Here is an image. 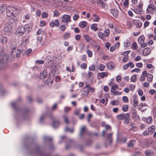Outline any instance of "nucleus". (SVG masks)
I'll list each match as a JSON object with an SVG mask.
<instances>
[{
    "instance_id": "obj_33",
    "label": "nucleus",
    "mask_w": 156,
    "mask_h": 156,
    "mask_svg": "<svg viewBox=\"0 0 156 156\" xmlns=\"http://www.w3.org/2000/svg\"><path fill=\"white\" fill-rule=\"evenodd\" d=\"M129 106L127 105H123L122 107V110L124 112H126L128 110Z\"/></svg>"
},
{
    "instance_id": "obj_21",
    "label": "nucleus",
    "mask_w": 156,
    "mask_h": 156,
    "mask_svg": "<svg viewBox=\"0 0 156 156\" xmlns=\"http://www.w3.org/2000/svg\"><path fill=\"white\" fill-rule=\"evenodd\" d=\"M90 28L94 31H96L98 29V25L96 23L93 24H91Z\"/></svg>"
},
{
    "instance_id": "obj_10",
    "label": "nucleus",
    "mask_w": 156,
    "mask_h": 156,
    "mask_svg": "<svg viewBox=\"0 0 156 156\" xmlns=\"http://www.w3.org/2000/svg\"><path fill=\"white\" fill-rule=\"evenodd\" d=\"M111 13L115 17L117 18L118 16L119 11L116 9H112L111 10Z\"/></svg>"
},
{
    "instance_id": "obj_15",
    "label": "nucleus",
    "mask_w": 156,
    "mask_h": 156,
    "mask_svg": "<svg viewBox=\"0 0 156 156\" xmlns=\"http://www.w3.org/2000/svg\"><path fill=\"white\" fill-rule=\"evenodd\" d=\"M133 11L136 14H141L143 13V10L139 9L138 8H135L133 9Z\"/></svg>"
},
{
    "instance_id": "obj_27",
    "label": "nucleus",
    "mask_w": 156,
    "mask_h": 156,
    "mask_svg": "<svg viewBox=\"0 0 156 156\" xmlns=\"http://www.w3.org/2000/svg\"><path fill=\"white\" fill-rule=\"evenodd\" d=\"M155 127L154 125L150 126L148 128V131L152 133L154 132L155 130Z\"/></svg>"
},
{
    "instance_id": "obj_48",
    "label": "nucleus",
    "mask_w": 156,
    "mask_h": 156,
    "mask_svg": "<svg viewBox=\"0 0 156 156\" xmlns=\"http://www.w3.org/2000/svg\"><path fill=\"white\" fill-rule=\"evenodd\" d=\"M59 29L61 31H64L66 29V26L64 25H62L60 26Z\"/></svg>"
},
{
    "instance_id": "obj_1",
    "label": "nucleus",
    "mask_w": 156,
    "mask_h": 156,
    "mask_svg": "<svg viewBox=\"0 0 156 156\" xmlns=\"http://www.w3.org/2000/svg\"><path fill=\"white\" fill-rule=\"evenodd\" d=\"M29 28L28 25H25L24 26H19L16 31V34L18 36H22L25 32L26 30H27Z\"/></svg>"
},
{
    "instance_id": "obj_13",
    "label": "nucleus",
    "mask_w": 156,
    "mask_h": 156,
    "mask_svg": "<svg viewBox=\"0 0 156 156\" xmlns=\"http://www.w3.org/2000/svg\"><path fill=\"white\" fill-rule=\"evenodd\" d=\"M106 67L108 69L111 70L115 67V65L112 62H110L106 64Z\"/></svg>"
},
{
    "instance_id": "obj_50",
    "label": "nucleus",
    "mask_w": 156,
    "mask_h": 156,
    "mask_svg": "<svg viewBox=\"0 0 156 156\" xmlns=\"http://www.w3.org/2000/svg\"><path fill=\"white\" fill-rule=\"evenodd\" d=\"M112 94L114 95H119L121 94V93L120 92L114 91V92H111Z\"/></svg>"
},
{
    "instance_id": "obj_26",
    "label": "nucleus",
    "mask_w": 156,
    "mask_h": 156,
    "mask_svg": "<svg viewBox=\"0 0 156 156\" xmlns=\"http://www.w3.org/2000/svg\"><path fill=\"white\" fill-rule=\"evenodd\" d=\"M135 23L137 27L140 28L141 27L142 23L140 20H136L135 21Z\"/></svg>"
},
{
    "instance_id": "obj_9",
    "label": "nucleus",
    "mask_w": 156,
    "mask_h": 156,
    "mask_svg": "<svg viewBox=\"0 0 156 156\" xmlns=\"http://www.w3.org/2000/svg\"><path fill=\"white\" fill-rule=\"evenodd\" d=\"M108 74V73L105 72H102L101 73H98V76L100 77L101 78H103L104 77H107Z\"/></svg>"
},
{
    "instance_id": "obj_39",
    "label": "nucleus",
    "mask_w": 156,
    "mask_h": 156,
    "mask_svg": "<svg viewBox=\"0 0 156 156\" xmlns=\"http://www.w3.org/2000/svg\"><path fill=\"white\" fill-rule=\"evenodd\" d=\"M112 134V133H110L108 134L107 135V138L109 140V144H111L112 142V138L111 136Z\"/></svg>"
},
{
    "instance_id": "obj_61",
    "label": "nucleus",
    "mask_w": 156,
    "mask_h": 156,
    "mask_svg": "<svg viewBox=\"0 0 156 156\" xmlns=\"http://www.w3.org/2000/svg\"><path fill=\"white\" fill-rule=\"evenodd\" d=\"M152 119L151 116L148 117L147 120V122L148 123H150L152 122Z\"/></svg>"
},
{
    "instance_id": "obj_8",
    "label": "nucleus",
    "mask_w": 156,
    "mask_h": 156,
    "mask_svg": "<svg viewBox=\"0 0 156 156\" xmlns=\"http://www.w3.org/2000/svg\"><path fill=\"white\" fill-rule=\"evenodd\" d=\"M129 115L128 113L125 114L122 120H124L123 123L124 124H127L129 123Z\"/></svg>"
},
{
    "instance_id": "obj_4",
    "label": "nucleus",
    "mask_w": 156,
    "mask_h": 156,
    "mask_svg": "<svg viewBox=\"0 0 156 156\" xmlns=\"http://www.w3.org/2000/svg\"><path fill=\"white\" fill-rule=\"evenodd\" d=\"M12 27L11 24L7 23L4 25L3 30L5 32H9L11 30Z\"/></svg>"
},
{
    "instance_id": "obj_59",
    "label": "nucleus",
    "mask_w": 156,
    "mask_h": 156,
    "mask_svg": "<svg viewBox=\"0 0 156 156\" xmlns=\"http://www.w3.org/2000/svg\"><path fill=\"white\" fill-rule=\"evenodd\" d=\"M44 138L45 140H48L51 141L52 139V138L51 137L46 136H44Z\"/></svg>"
},
{
    "instance_id": "obj_24",
    "label": "nucleus",
    "mask_w": 156,
    "mask_h": 156,
    "mask_svg": "<svg viewBox=\"0 0 156 156\" xmlns=\"http://www.w3.org/2000/svg\"><path fill=\"white\" fill-rule=\"evenodd\" d=\"M144 37L143 36H141L139 37L138 39V42L140 44H142L143 43L144 41Z\"/></svg>"
},
{
    "instance_id": "obj_43",
    "label": "nucleus",
    "mask_w": 156,
    "mask_h": 156,
    "mask_svg": "<svg viewBox=\"0 0 156 156\" xmlns=\"http://www.w3.org/2000/svg\"><path fill=\"white\" fill-rule=\"evenodd\" d=\"M122 100L124 102L127 103L128 102V98L126 96H124L122 97Z\"/></svg>"
},
{
    "instance_id": "obj_49",
    "label": "nucleus",
    "mask_w": 156,
    "mask_h": 156,
    "mask_svg": "<svg viewBox=\"0 0 156 156\" xmlns=\"http://www.w3.org/2000/svg\"><path fill=\"white\" fill-rule=\"evenodd\" d=\"M63 118L64 119V121L67 124H68L69 123V121H68V118L67 116H66V115H64L63 116Z\"/></svg>"
},
{
    "instance_id": "obj_11",
    "label": "nucleus",
    "mask_w": 156,
    "mask_h": 156,
    "mask_svg": "<svg viewBox=\"0 0 156 156\" xmlns=\"http://www.w3.org/2000/svg\"><path fill=\"white\" fill-rule=\"evenodd\" d=\"M151 50L149 48H146L143 51V54L144 55L146 56L148 55L150 53Z\"/></svg>"
},
{
    "instance_id": "obj_6",
    "label": "nucleus",
    "mask_w": 156,
    "mask_h": 156,
    "mask_svg": "<svg viewBox=\"0 0 156 156\" xmlns=\"http://www.w3.org/2000/svg\"><path fill=\"white\" fill-rule=\"evenodd\" d=\"M156 9L155 6L153 4H150L148 5L147 9V13L148 12H151L153 10Z\"/></svg>"
},
{
    "instance_id": "obj_62",
    "label": "nucleus",
    "mask_w": 156,
    "mask_h": 156,
    "mask_svg": "<svg viewBox=\"0 0 156 156\" xmlns=\"http://www.w3.org/2000/svg\"><path fill=\"white\" fill-rule=\"evenodd\" d=\"M129 0H125L123 3L124 5L126 6L127 7L128 6L129 4Z\"/></svg>"
},
{
    "instance_id": "obj_64",
    "label": "nucleus",
    "mask_w": 156,
    "mask_h": 156,
    "mask_svg": "<svg viewBox=\"0 0 156 156\" xmlns=\"http://www.w3.org/2000/svg\"><path fill=\"white\" fill-rule=\"evenodd\" d=\"M136 65L137 67L139 68H142L143 67V64L141 62L136 63Z\"/></svg>"
},
{
    "instance_id": "obj_28",
    "label": "nucleus",
    "mask_w": 156,
    "mask_h": 156,
    "mask_svg": "<svg viewBox=\"0 0 156 156\" xmlns=\"http://www.w3.org/2000/svg\"><path fill=\"white\" fill-rule=\"evenodd\" d=\"M135 143V141L134 140H131L129 142L128 144V146L130 147H133Z\"/></svg>"
},
{
    "instance_id": "obj_25",
    "label": "nucleus",
    "mask_w": 156,
    "mask_h": 156,
    "mask_svg": "<svg viewBox=\"0 0 156 156\" xmlns=\"http://www.w3.org/2000/svg\"><path fill=\"white\" fill-rule=\"evenodd\" d=\"M59 125V121L58 120L55 121L53 122L52 123V126L54 128H56Z\"/></svg>"
},
{
    "instance_id": "obj_51",
    "label": "nucleus",
    "mask_w": 156,
    "mask_h": 156,
    "mask_svg": "<svg viewBox=\"0 0 156 156\" xmlns=\"http://www.w3.org/2000/svg\"><path fill=\"white\" fill-rule=\"evenodd\" d=\"M130 50L125 51L122 54V55L125 56H127L128 54L130 53Z\"/></svg>"
},
{
    "instance_id": "obj_2",
    "label": "nucleus",
    "mask_w": 156,
    "mask_h": 156,
    "mask_svg": "<svg viewBox=\"0 0 156 156\" xmlns=\"http://www.w3.org/2000/svg\"><path fill=\"white\" fill-rule=\"evenodd\" d=\"M71 18L69 15L65 14L62 17V23H66L67 25L68 23L71 22Z\"/></svg>"
},
{
    "instance_id": "obj_30",
    "label": "nucleus",
    "mask_w": 156,
    "mask_h": 156,
    "mask_svg": "<svg viewBox=\"0 0 156 156\" xmlns=\"http://www.w3.org/2000/svg\"><path fill=\"white\" fill-rule=\"evenodd\" d=\"M137 80V75L134 74L130 78V80L133 82H135Z\"/></svg>"
},
{
    "instance_id": "obj_56",
    "label": "nucleus",
    "mask_w": 156,
    "mask_h": 156,
    "mask_svg": "<svg viewBox=\"0 0 156 156\" xmlns=\"http://www.w3.org/2000/svg\"><path fill=\"white\" fill-rule=\"evenodd\" d=\"M86 129V126H83L82 127L81 130H80V136H82L83 132L84 130Z\"/></svg>"
},
{
    "instance_id": "obj_46",
    "label": "nucleus",
    "mask_w": 156,
    "mask_h": 156,
    "mask_svg": "<svg viewBox=\"0 0 156 156\" xmlns=\"http://www.w3.org/2000/svg\"><path fill=\"white\" fill-rule=\"evenodd\" d=\"M40 26L42 27L45 26L46 24V23L44 21L42 20L40 21Z\"/></svg>"
},
{
    "instance_id": "obj_60",
    "label": "nucleus",
    "mask_w": 156,
    "mask_h": 156,
    "mask_svg": "<svg viewBox=\"0 0 156 156\" xmlns=\"http://www.w3.org/2000/svg\"><path fill=\"white\" fill-rule=\"evenodd\" d=\"M80 66L81 68L85 69L87 68V65L85 63H83Z\"/></svg>"
},
{
    "instance_id": "obj_52",
    "label": "nucleus",
    "mask_w": 156,
    "mask_h": 156,
    "mask_svg": "<svg viewBox=\"0 0 156 156\" xmlns=\"http://www.w3.org/2000/svg\"><path fill=\"white\" fill-rule=\"evenodd\" d=\"M141 70L139 68H135L131 70L132 72H136V73H139L140 72Z\"/></svg>"
},
{
    "instance_id": "obj_23",
    "label": "nucleus",
    "mask_w": 156,
    "mask_h": 156,
    "mask_svg": "<svg viewBox=\"0 0 156 156\" xmlns=\"http://www.w3.org/2000/svg\"><path fill=\"white\" fill-rule=\"evenodd\" d=\"M123 44L124 47L128 48L130 46L131 43L129 40H127L124 42Z\"/></svg>"
},
{
    "instance_id": "obj_19",
    "label": "nucleus",
    "mask_w": 156,
    "mask_h": 156,
    "mask_svg": "<svg viewBox=\"0 0 156 156\" xmlns=\"http://www.w3.org/2000/svg\"><path fill=\"white\" fill-rule=\"evenodd\" d=\"M45 61H46V63H48L50 65V66H52L53 65V60L51 58L48 59V58H45Z\"/></svg>"
},
{
    "instance_id": "obj_5",
    "label": "nucleus",
    "mask_w": 156,
    "mask_h": 156,
    "mask_svg": "<svg viewBox=\"0 0 156 156\" xmlns=\"http://www.w3.org/2000/svg\"><path fill=\"white\" fill-rule=\"evenodd\" d=\"M50 26L53 28L55 26L58 27L59 25V20L58 19H56L54 21H51L49 23Z\"/></svg>"
},
{
    "instance_id": "obj_31",
    "label": "nucleus",
    "mask_w": 156,
    "mask_h": 156,
    "mask_svg": "<svg viewBox=\"0 0 156 156\" xmlns=\"http://www.w3.org/2000/svg\"><path fill=\"white\" fill-rule=\"evenodd\" d=\"M110 34V30L108 29L105 30L104 32L105 37H108L109 36Z\"/></svg>"
},
{
    "instance_id": "obj_34",
    "label": "nucleus",
    "mask_w": 156,
    "mask_h": 156,
    "mask_svg": "<svg viewBox=\"0 0 156 156\" xmlns=\"http://www.w3.org/2000/svg\"><path fill=\"white\" fill-rule=\"evenodd\" d=\"M124 114H125L124 113H121L119 115H118L117 116V119L119 120H122Z\"/></svg>"
},
{
    "instance_id": "obj_12",
    "label": "nucleus",
    "mask_w": 156,
    "mask_h": 156,
    "mask_svg": "<svg viewBox=\"0 0 156 156\" xmlns=\"http://www.w3.org/2000/svg\"><path fill=\"white\" fill-rule=\"evenodd\" d=\"M6 8V6L5 4H0V13H2L5 12Z\"/></svg>"
},
{
    "instance_id": "obj_32",
    "label": "nucleus",
    "mask_w": 156,
    "mask_h": 156,
    "mask_svg": "<svg viewBox=\"0 0 156 156\" xmlns=\"http://www.w3.org/2000/svg\"><path fill=\"white\" fill-rule=\"evenodd\" d=\"M105 68V65L100 64L98 66V69L100 71H103Z\"/></svg>"
},
{
    "instance_id": "obj_20",
    "label": "nucleus",
    "mask_w": 156,
    "mask_h": 156,
    "mask_svg": "<svg viewBox=\"0 0 156 156\" xmlns=\"http://www.w3.org/2000/svg\"><path fill=\"white\" fill-rule=\"evenodd\" d=\"M92 16L94 17L93 21L94 22H98L100 20V18L96 14H93L92 15Z\"/></svg>"
},
{
    "instance_id": "obj_63",
    "label": "nucleus",
    "mask_w": 156,
    "mask_h": 156,
    "mask_svg": "<svg viewBox=\"0 0 156 156\" xmlns=\"http://www.w3.org/2000/svg\"><path fill=\"white\" fill-rule=\"evenodd\" d=\"M65 131H69L71 133H72L73 131V129H70L68 127H66L65 128Z\"/></svg>"
},
{
    "instance_id": "obj_18",
    "label": "nucleus",
    "mask_w": 156,
    "mask_h": 156,
    "mask_svg": "<svg viewBox=\"0 0 156 156\" xmlns=\"http://www.w3.org/2000/svg\"><path fill=\"white\" fill-rule=\"evenodd\" d=\"M47 76V72L45 71H43L40 74V77L41 79L45 78Z\"/></svg>"
},
{
    "instance_id": "obj_38",
    "label": "nucleus",
    "mask_w": 156,
    "mask_h": 156,
    "mask_svg": "<svg viewBox=\"0 0 156 156\" xmlns=\"http://www.w3.org/2000/svg\"><path fill=\"white\" fill-rule=\"evenodd\" d=\"M85 87L87 88L92 92H93L94 91V89L88 85H86Z\"/></svg>"
},
{
    "instance_id": "obj_22",
    "label": "nucleus",
    "mask_w": 156,
    "mask_h": 156,
    "mask_svg": "<svg viewBox=\"0 0 156 156\" xmlns=\"http://www.w3.org/2000/svg\"><path fill=\"white\" fill-rule=\"evenodd\" d=\"M137 111L136 110L133 109L132 112V116L133 118H136L137 116L138 117V116L137 115Z\"/></svg>"
},
{
    "instance_id": "obj_42",
    "label": "nucleus",
    "mask_w": 156,
    "mask_h": 156,
    "mask_svg": "<svg viewBox=\"0 0 156 156\" xmlns=\"http://www.w3.org/2000/svg\"><path fill=\"white\" fill-rule=\"evenodd\" d=\"M1 41L2 43L5 44L7 42V38L5 37H3L2 38Z\"/></svg>"
},
{
    "instance_id": "obj_44",
    "label": "nucleus",
    "mask_w": 156,
    "mask_h": 156,
    "mask_svg": "<svg viewBox=\"0 0 156 156\" xmlns=\"http://www.w3.org/2000/svg\"><path fill=\"white\" fill-rule=\"evenodd\" d=\"M60 14V12L57 10H55L53 12V16H57Z\"/></svg>"
},
{
    "instance_id": "obj_29",
    "label": "nucleus",
    "mask_w": 156,
    "mask_h": 156,
    "mask_svg": "<svg viewBox=\"0 0 156 156\" xmlns=\"http://www.w3.org/2000/svg\"><path fill=\"white\" fill-rule=\"evenodd\" d=\"M119 87L117 85H115L113 86L111 88V93L112 92H114V91H115L116 89H118Z\"/></svg>"
},
{
    "instance_id": "obj_37",
    "label": "nucleus",
    "mask_w": 156,
    "mask_h": 156,
    "mask_svg": "<svg viewBox=\"0 0 156 156\" xmlns=\"http://www.w3.org/2000/svg\"><path fill=\"white\" fill-rule=\"evenodd\" d=\"M98 35L100 38L103 40H104L105 36L104 33L101 32H99L98 34Z\"/></svg>"
},
{
    "instance_id": "obj_53",
    "label": "nucleus",
    "mask_w": 156,
    "mask_h": 156,
    "mask_svg": "<svg viewBox=\"0 0 156 156\" xmlns=\"http://www.w3.org/2000/svg\"><path fill=\"white\" fill-rule=\"evenodd\" d=\"M119 102L118 100H115L113 101L111 103L113 105H118Z\"/></svg>"
},
{
    "instance_id": "obj_3",
    "label": "nucleus",
    "mask_w": 156,
    "mask_h": 156,
    "mask_svg": "<svg viewBox=\"0 0 156 156\" xmlns=\"http://www.w3.org/2000/svg\"><path fill=\"white\" fill-rule=\"evenodd\" d=\"M13 9L14 8L12 7H9L8 8L6 12L7 16L11 17L14 15Z\"/></svg>"
},
{
    "instance_id": "obj_36",
    "label": "nucleus",
    "mask_w": 156,
    "mask_h": 156,
    "mask_svg": "<svg viewBox=\"0 0 156 156\" xmlns=\"http://www.w3.org/2000/svg\"><path fill=\"white\" fill-rule=\"evenodd\" d=\"M70 36V34L69 33H66L64 34L63 35V39H66L68 38Z\"/></svg>"
},
{
    "instance_id": "obj_7",
    "label": "nucleus",
    "mask_w": 156,
    "mask_h": 156,
    "mask_svg": "<svg viewBox=\"0 0 156 156\" xmlns=\"http://www.w3.org/2000/svg\"><path fill=\"white\" fill-rule=\"evenodd\" d=\"M129 67L131 68H133L134 67V65L132 62H130L127 64L124 65L123 66V69L126 70Z\"/></svg>"
},
{
    "instance_id": "obj_14",
    "label": "nucleus",
    "mask_w": 156,
    "mask_h": 156,
    "mask_svg": "<svg viewBox=\"0 0 156 156\" xmlns=\"http://www.w3.org/2000/svg\"><path fill=\"white\" fill-rule=\"evenodd\" d=\"M144 153L146 156H151L154 154L153 151L150 150H147L144 152Z\"/></svg>"
},
{
    "instance_id": "obj_17",
    "label": "nucleus",
    "mask_w": 156,
    "mask_h": 156,
    "mask_svg": "<svg viewBox=\"0 0 156 156\" xmlns=\"http://www.w3.org/2000/svg\"><path fill=\"white\" fill-rule=\"evenodd\" d=\"M97 3L98 6H101L102 8H105L106 6L105 4L102 0H98Z\"/></svg>"
},
{
    "instance_id": "obj_45",
    "label": "nucleus",
    "mask_w": 156,
    "mask_h": 156,
    "mask_svg": "<svg viewBox=\"0 0 156 156\" xmlns=\"http://www.w3.org/2000/svg\"><path fill=\"white\" fill-rule=\"evenodd\" d=\"M48 14L47 12H43L41 14V16L43 18H47L48 17Z\"/></svg>"
},
{
    "instance_id": "obj_40",
    "label": "nucleus",
    "mask_w": 156,
    "mask_h": 156,
    "mask_svg": "<svg viewBox=\"0 0 156 156\" xmlns=\"http://www.w3.org/2000/svg\"><path fill=\"white\" fill-rule=\"evenodd\" d=\"M133 106L134 107H136L138 105V100L136 98H134L133 100Z\"/></svg>"
},
{
    "instance_id": "obj_41",
    "label": "nucleus",
    "mask_w": 156,
    "mask_h": 156,
    "mask_svg": "<svg viewBox=\"0 0 156 156\" xmlns=\"http://www.w3.org/2000/svg\"><path fill=\"white\" fill-rule=\"evenodd\" d=\"M87 53L89 57H91L92 56L93 52L89 50H87Z\"/></svg>"
},
{
    "instance_id": "obj_55",
    "label": "nucleus",
    "mask_w": 156,
    "mask_h": 156,
    "mask_svg": "<svg viewBox=\"0 0 156 156\" xmlns=\"http://www.w3.org/2000/svg\"><path fill=\"white\" fill-rule=\"evenodd\" d=\"M146 66L147 68L149 69L154 68V66L152 64H147L146 65Z\"/></svg>"
},
{
    "instance_id": "obj_35",
    "label": "nucleus",
    "mask_w": 156,
    "mask_h": 156,
    "mask_svg": "<svg viewBox=\"0 0 156 156\" xmlns=\"http://www.w3.org/2000/svg\"><path fill=\"white\" fill-rule=\"evenodd\" d=\"M147 78L148 81L149 82H151L153 80V76L150 74H148L147 76Z\"/></svg>"
},
{
    "instance_id": "obj_58",
    "label": "nucleus",
    "mask_w": 156,
    "mask_h": 156,
    "mask_svg": "<svg viewBox=\"0 0 156 156\" xmlns=\"http://www.w3.org/2000/svg\"><path fill=\"white\" fill-rule=\"evenodd\" d=\"M79 17V15L76 14H75L74 16H73V19L74 20L76 21L78 19Z\"/></svg>"
},
{
    "instance_id": "obj_54",
    "label": "nucleus",
    "mask_w": 156,
    "mask_h": 156,
    "mask_svg": "<svg viewBox=\"0 0 156 156\" xmlns=\"http://www.w3.org/2000/svg\"><path fill=\"white\" fill-rule=\"evenodd\" d=\"M132 46L133 48L136 49L137 48L138 46L136 42H134L132 44Z\"/></svg>"
},
{
    "instance_id": "obj_57",
    "label": "nucleus",
    "mask_w": 156,
    "mask_h": 156,
    "mask_svg": "<svg viewBox=\"0 0 156 156\" xmlns=\"http://www.w3.org/2000/svg\"><path fill=\"white\" fill-rule=\"evenodd\" d=\"M89 69L91 71H94L95 70V67L94 65H92L89 67Z\"/></svg>"
},
{
    "instance_id": "obj_16",
    "label": "nucleus",
    "mask_w": 156,
    "mask_h": 156,
    "mask_svg": "<svg viewBox=\"0 0 156 156\" xmlns=\"http://www.w3.org/2000/svg\"><path fill=\"white\" fill-rule=\"evenodd\" d=\"M87 23L85 21L80 22L79 23V26L82 28H84L87 26Z\"/></svg>"
},
{
    "instance_id": "obj_47",
    "label": "nucleus",
    "mask_w": 156,
    "mask_h": 156,
    "mask_svg": "<svg viewBox=\"0 0 156 156\" xmlns=\"http://www.w3.org/2000/svg\"><path fill=\"white\" fill-rule=\"evenodd\" d=\"M84 38L85 40L87 41V42L91 40V38L89 37V36L88 35H85L84 36Z\"/></svg>"
}]
</instances>
